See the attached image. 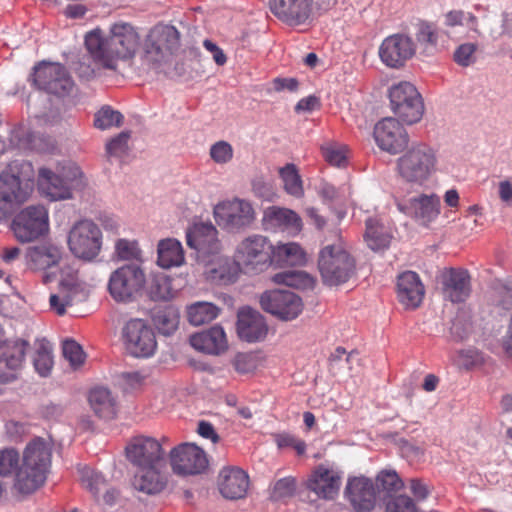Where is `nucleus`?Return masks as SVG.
<instances>
[{
	"label": "nucleus",
	"instance_id": "f257e3e1",
	"mask_svg": "<svg viewBox=\"0 0 512 512\" xmlns=\"http://www.w3.org/2000/svg\"><path fill=\"white\" fill-rule=\"evenodd\" d=\"M141 45V36L136 27L127 22L110 26L108 34L95 28L85 35V47L93 62L103 68L115 71L119 61L135 57Z\"/></svg>",
	"mask_w": 512,
	"mask_h": 512
},
{
	"label": "nucleus",
	"instance_id": "f03ea898",
	"mask_svg": "<svg viewBox=\"0 0 512 512\" xmlns=\"http://www.w3.org/2000/svg\"><path fill=\"white\" fill-rule=\"evenodd\" d=\"M31 163L14 160L0 173V220L8 218L25 203L34 188Z\"/></svg>",
	"mask_w": 512,
	"mask_h": 512
},
{
	"label": "nucleus",
	"instance_id": "7ed1b4c3",
	"mask_svg": "<svg viewBox=\"0 0 512 512\" xmlns=\"http://www.w3.org/2000/svg\"><path fill=\"white\" fill-rule=\"evenodd\" d=\"M51 460L52 449L49 443L42 438L31 440L23 452L22 464L17 469L15 488L23 494L36 491L47 479Z\"/></svg>",
	"mask_w": 512,
	"mask_h": 512
},
{
	"label": "nucleus",
	"instance_id": "20e7f679",
	"mask_svg": "<svg viewBox=\"0 0 512 512\" xmlns=\"http://www.w3.org/2000/svg\"><path fill=\"white\" fill-rule=\"evenodd\" d=\"M435 151L426 144H416L396 160V173L403 182L423 186L436 170Z\"/></svg>",
	"mask_w": 512,
	"mask_h": 512
},
{
	"label": "nucleus",
	"instance_id": "39448f33",
	"mask_svg": "<svg viewBox=\"0 0 512 512\" xmlns=\"http://www.w3.org/2000/svg\"><path fill=\"white\" fill-rule=\"evenodd\" d=\"M273 243L264 235L253 234L243 238L236 246L233 259L244 273L259 274L271 266Z\"/></svg>",
	"mask_w": 512,
	"mask_h": 512
},
{
	"label": "nucleus",
	"instance_id": "423d86ee",
	"mask_svg": "<svg viewBox=\"0 0 512 512\" xmlns=\"http://www.w3.org/2000/svg\"><path fill=\"white\" fill-rule=\"evenodd\" d=\"M318 269L327 286L346 283L355 273V259L340 244L326 245L319 252Z\"/></svg>",
	"mask_w": 512,
	"mask_h": 512
},
{
	"label": "nucleus",
	"instance_id": "0eeeda50",
	"mask_svg": "<svg viewBox=\"0 0 512 512\" xmlns=\"http://www.w3.org/2000/svg\"><path fill=\"white\" fill-rule=\"evenodd\" d=\"M38 185L41 192L50 200H65L72 198L73 191L85 186L84 176L76 165L64 167L60 174L48 168L39 169Z\"/></svg>",
	"mask_w": 512,
	"mask_h": 512
},
{
	"label": "nucleus",
	"instance_id": "6e6552de",
	"mask_svg": "<svg viewBox=\"0 0 512 512\" xmlns=\"http://www.w3.org/2000/svg\"><path fill=\"white\" fill-rule=\"evenodd\" d=\"M68 247L71 253L86 261L95 259L102 247V232L92 220L76 222L68 234Z\"/></svg>",
	"mask_w": 512,
	"mask_h": 512
},
{
	"label": "nucleus",
	"instance_id": "1a4fd4ad",
	"mask_svg": "<svg viewBox=\"0 0 512 512\" xmlns=\"http://www.w3.org/2000/svg\"><path fill=\"white\" fill-rule=\"evenodd\" d=\"M146 283L143 269L136 264H125L110 275L108 291L116 302H131L142 291Z\"/></svg>",
	"mask_w": 512,
	"mask_h": 512
},
{
	"label": "nucleus",
	"instance_id": "9d476101",
	"mask_svg": "<svg viewBox=\"0 0 512 512\" xmlns=\"http://www.w3.org/2000/svg\"><path fill=\"white\" fill-rule=\"evenodd\" d=\"M122 341L127 353L136 358H148L157 349L154 329L145 320L130 319L122 328Z\"/></svg>",
	"mask_w": 512,
	"mask_h": 512
},
{
	"label": "nucleus",
	"instance_id": "9b49d317",
	"mask_svg": "<svg viewBox=\"0 0 512 512\" xmlns=\"http://www.w3.org/2000/svg\"><path fill=\"white\" fill-rule=\"evenodd\" d=\"M11 228L22 243L37 240L49 232V212L43 205H30L16 214Z\"/></svg>",
	"mask_w": 512,
	"mask_h": 512
},
{
	"label": "nucleus",
	"instance_id": "f8f14e48",
	"mask_svg": "<svg viewBox=\"0 0 512 512\" xmlns=\"http://www.w3.org/2000/svg\"><path fill=\"white\" fill-rule=\"evenodd\" d=\"M391 108L403 122L414 124L421 120L424 104L416 87L409 82H400L389 90Z\"/></svg>",
	"mask_w": 512,
	"mask_h": 512
},
{
	"label": "nucleus",
	"instance_id": "ddd939ff",
	"mask_svg": "<svg viewBox=\"0 0 512 512\" xmlns=\"http://www.w3.org/2000/svg\"><path fill=\"white\" fill-rule=\"evenodd\" d=\"M180 46V33L172 25L157 24L144 40L145 58L153 63L165 61Z\"/></svg>",
	"mask_w": 512,
	"mask_h": 512
},
{
	"label": "nucleus",
	"instance_id": "4468645a",
	"mask_svg": "<svg viewBox=\"0 0 512 512\" xmlns=\"http://www.w3.org/2000/svg\"><path fill=\"white\" fill-rule=\"evenodd\" d=\"M217 224L228 231H238L252 225L256 219L253 205L244 199L234 198L214 207Z\"/></svg>",
	"mask_w": 512,
	"mask_h": 512
},
{
	"label": "nucleus",
	"instance_id": "2eb2a0df",
	"mask_svg": "<svg viewBox=\"0 0 512 512\" xmlns=\"http://www.w3.org/2000/svg\"><path fill=\"white\" fill-rule=\"evenodd\" d=\"M261 308L280 320L291 321L303 311L304 304L297 294L289 290L274 289L260 296Z\"/></svg>",
	"mask_w": 512,
	"mask_h": 512
},
{
	"label": "nucleus",
	"instance_id": "dca6fc26",
	"mask_svg": "<svg viewBox=\"0 0 512 512\" xmlns=\"http://www.w3.org/2000/svg\"><path fill=\"white\" fill-rule=\"evenodd\" d=\"M128 461L136 468L165 467L166 458L162 444L153 437L137 436L125 448Z\"/></svg>",
	"mask_w": 512,
	"mask_h": 512
},
{
	"label": "nucleus",
	"instance_id": "f3484780",
	"mask_svg": "<svg viewBox=\"0 0 512 512\" xmlns=\"http://www.w3.org/2000/svg\"><path fill=\"white\" fill-rule=\"evenodd\" d=\"M32 80L39 89L58 96L68 94L74 86L66 68L59 63H39L34 67Z\"/></svg>",
	"mask_w": 512,
	"mask_h": 512
},
{
	"label": "nucleus",
	"instance_id": "a211bd4d",
	"mask_svg": "<svg viewBox=\"0 0 512 512\" xmlns=\"http://www.w3.org/2000/svg\"><path fill=\"white\" fill-rule=\"evenodd\" d=\"M169 462L177 475H195L202 473L208 466L205 452L192 443H182L169 453Z\"/></svg>",
	"mask_w": 512,
	"mask_h": 512
},
{
	"label": "nucleus",
	"instance_id": "6ab92c4d",
	"mask_svg": "<svg viewBox=\"0 0 512 512\" xmlns=\"http://www.w3.org/2000/svg\"><path fill=\"white\" fill-rule=\"evenodd\" d=\"M373 135L377 146L392 155L403 152L409 142L405 128L392 117L383 118L377 122Z\"/></svg>",
	"mask_w": 512,
	"mask_h": 512
},
{
	"label": "nucleus",
	"instance_id": "aec40b11",
	"mask_svg": "<svg viewBox=\"0 0 512 512\" xmlns=\"http://www.w3.org/2000/svg\"><path fill=\"white\" fill-rule=\"evenodd\" d=\"M342 472L326 464L317 465L308 476L306 487L318 498L334 500L340 491Z\"/></svg>",
	"mask_w": 512,
	"mask_h": 512
},
{
	"label": "nucleus",
	"instance_id": "412c9836",
	"mask_svg": "<svg viewBox=\"0 0 512 512\" xmlns=\"http://www.w3.org/2000/svg\"><path fill=\"white\" fill-rule=\"evenodd\" d=\"M415 52L416 45L413 39L401 33L386 37L379 47L381 61L391 68L402 67Z\"/></svg>",
	"mask_w": 512,
	"mask_h": 512
},
{
	"label": "nucleus",
	"instance_id": "4be33fe9",
	"mask_svg": "<svg viewBox=\"0 0 512 512\" xmlns=\"http://www.w3.org/2000/svg\"><path fill=\"white\" fill-rule=\"evenodd\" d=\"M400 212L419 221L422 225H429L440 214L441 202L436 194H420L410 199H396Z\"/></svg>",
	"mask_w": 512,
	"mask_h": 512
},
{
	"label": "nucleus",
	"instance_id": "5701e85b",
	"mask_svg": "<svg viewBox=\"0 0 512 512\" xmlns=\"http://www.w3.org/2000/svg\"><path fill=\"white\" fill-rule=\"evenodd\" d=\"M186 241L201 258L218 254L221 247L218 231L211 223L194 224L186 233Z\"/></svg>",
	"mask_w": 512,
	"mask_h": 512
},
{
	"label": "nucleus",
	"instance_id": "b1692460",
	"mask_svg": "<svg viewBox=\"0 0 512 512\" xmlns=\"http://www.w3.org/2000/svg\"><path fill=\"white\" fill-rule=\"evenodd\" d=\"M220 494L229 500H239L246 497L250 486L249 475L237 466L223 467L217 479Z\"/></svg>",
	"mask_w": 512,
	"mask_h": 512
},
{
	"label": "nucleus",
	"instance_id": "393cba45",
	"mask_svg": "<svg viewBox=\"0 0 512 512\" xmlns=\"http://www.w3.org/2000/svg\"><path fill=\"white\" fill-rule=\"evenodd\" d=\"M313 3V0H269V8L280 21L296 26L309 19Z\"/></svg>",
	"mask_w": 512,
	"mask_h": 512
},
{
	"label": "nucleus",
	"instance_id": "a878e982",
	"mask_svg": "<svg viewBox=\"0 0 512 512\" xmlns=\"http://www.w3.org/2000/svg\"><path fill=\"white\" fill-rule=\"evenodd\" d=\"M345 495L357 512H370L376 504V491L372 480L360 476L349 478Z\"/></svg>",
	"mask_w": 512,
	"mask_h": 512
},
{
	"label": "nucleus",
	"instance_id": "bb28decb",
	"mask_svg": "<svg viewBox=\"0 0 512 512\" xmlns=\"http://www.w3.org/2000/svg\"><path fill=\"white\" fill-rule=\"evenodd\" d=\"M262 226L264 230L270 232H299L302 229V220L300 216L291 209L270 206L263 212Z\"/></svg>",
	"mask_w": 512,
	"mask_h": 512
},
{
	"label": "nucleus",
	"instance_id": "cd10ccee",
	"mask_svg": "<svg viewBox=\"0 0 512 512\" xmlns=\"http://www.w3.org/2000/svg\"><path fill=\"white\" fill-rule=\"evenodd\" d=\"M442 290L446 299L453 303H461L471 293V278L463 269L451 268L442 274Z\"/></svg>",
	"mask_w": 512,
	"mask_h": 512
},
{
	"label": "nucleus",
	"instance_id": "c85d7f7f",
	"mask_svg": "<svg viewBox=\"0 0 512 512\" xmlns=\"http://www.w3.org/2000/svg\"><path fill=\"white\" fill-rule=\"evenodd\" d=\"M268 328L264 317L251 308L241 309L238 313L237 334L246 342H257L265 338Z\"/></svg>",
	"mask_w": 512,
	"mask_h": 512
},
{
	"label": "nucleus",
	"instance_id": "c756f323",
	"mask_svg": "<svg viewBox=\"0 0 512 512\" xmlns=\"http://www.w3.org/2000/svg\"><path fill=\"white\" fill-rule=\"evenodd\" d=\"M424 286L416 272L406 271L398 276L397 297L406 308H417L424 297Z\"/></svg>",
	"mask_w": 512,
	"mask_h": 512
},
{
	"label": "nucleus",
	"instance_id": "7c9ffc66",
	"mask_svg": "<svg viewBox=\"0 0 512 512\" xmlns=\"http://www.w3.org/2000/svg\"><path fill=\"white\" fill-rule=\"evenodd\" d=\"M189 342L193 348L207 354L218 355L228 348L226 334L219 325L191 335Z\"/></svg>",
	"mask_w": 512,
	"mask_h": 512
},
{
	"label": "nucleus",
	"instance_id": "2f4dec72",
	"mask_svg": "<svg viewBox=\"0 0 512 512\" xmlns=\"http://www.w3.org/2000/svg\"><path fill=\"white\" fill-rule=\"evenodd\" d=\"M28 343L24 340L6 341L0 346V359L11 370L22 367ZM16 378L14 372L0 375V382L9 383Z\"/></svg>",
	"mask_w": 512,
	"mask_h": 512
},
{
	"label": "nucleus",
	"instance_id": "473e14b6",
	"mask_svg": "<svg viewBox=\"0 0 512 512\" xmlns=\"http://www.w3.org/2000/svg\"><path fill=\"white\" fill-rule=\"evenodd\" d=\"M83 485L89 489L97 501H100L102 494V504L112 507L119 498V492L114 488H108V484L102 474L90 469L84 468L81 472Z\"/></svg>",
	"mask_w": 512,
	"mask_h": 512
},
{
	"label": "nucleus",
	"instance_id": "72a5a7b5",
	"mask_svg": "<svg viewBox=\"0 0 512 512\" xmlns=\"http://www.w3.org/2000/svg\"><path fill=\"white\" fill-rule=\"evenodd\" d=\"M79 290L76 273L69 274L62 278L57 293L51 294L49 298L50 308L58 315L62 316L66 312V307L71 306L75 294Z\"/></svg>",
	"mask_w": 512,
	"mask_h": 512
},
{
	"label": "nucleus",
	"instance_id": "f704fd0d",
	"mask_svg": "<svg viewBox=\"0 0 512 512\" xmlns=\"http://www.w3.org/2000/svg\"><path fill=\"white\" fill-rule=\"evenodd\" d=\"M163 468L164 467L137 468L133 479L134 488L146 494L160 493L166 485V479L162 475Z\"/></svg>",
	"mask_w": 512,
	"mask_h": 512
},
{
	"label": "nucleus",
	"instance_id": "c9c22d12",
	"mask_svg": "<svg viewBox=\"0 0 512 512\" xmlns=\"http://www.w3.org/2000/svg\"><path fill=\"white\" fill-rule=\"evenodd\" d=\"M306 263V253L303 248L295 242L273 244V255H271V266H301Z\"/></svg>",
	"mask_w": 512,
	"mask_h": 512
},
{
	"label": "nucleus",
	"instance_id": "e433bc0d",
	"mask_svg": "<svg viewBox=\"0 0 512 512\" xmlns=\"http://www.w3.org/2000/svg\"><path fill=\"white\" fill-rule=\"evenodd\" d=\"M27 258L33 269L46 270L59 264L62 252L59 247L52 244L35 246L29 248Z\"/></svg>",
	"mask_w": 512,
	"mask_h": 512
},
{
	"label": "nucleus",
	"instance_id": "4c0bfd02",
	"mask_svg": "<svg viewBox=\"0 0 512 512\" xmlns=\"http://www.w3.org/2000/svg\"><path fill=\"white\" fill-rule=\"evenodd\" d=\"M157 263L162 268L178 267L184 263V250L181 243L173 238L163 239L157 247Z\"/></svg>",
	"mask_w": 512,
	"mask_h": 512
},
{
	"label": "nucleus",
	"instance_id": "58836bf2",
	"mask_svg": "<svg viewBox=\"0 0 512 512\" xmlns=\"http://www.w3.org/2000/svg\"><path fill=\"white\" fill-rule=\"evenodd\" d=\"M89 403L95 414L103 419H113L116 415V401L110 390L96 387L89 393Z\"/></svg>",
	"mask_w": 512,
	"mask_h": 512
},
{
	"label": "nucleus",
	"instance_id": "ea45409f",
	"mask_svg": "<svg viewBox=\"0 0 512 512\" xmlns=\"http://www.w3.org/2000/svg\"><path fill=\"white\" fill-rule=\"evenodd\" d=\"M365 224L364 240L367 246L375 252L387 249L392 239L388 229L376 218H368Z\"/></svg>",
	"mask_w": 512,
	"mask_h": 512
},
{
	"label": "nucleus",
	"instance_id": "a19ab883",
	"mask_svg": "<svg viewBox=\"0 0 512 512\" xmlns=\"http://www.w3.org/2000/svg\"><path fill=\"white\" fill-rule=\"evenodd\" d=\"M275 284H283L301 290L313 289L316 283L314 277L305 271L291 270L276 273L272 277Z\"/></svg>",
	"mask_w": 512,
	"mask_h": 512
},
{
	"label": "nucleus",
	"instance_id": "79ce46f5",
	"mask_svg": "<svg viewBox=\"0 0 512 512\" xmlns=\"http://www.w3.org/2000/svg\"><path fill=\"white\" fill-rule=\"evenodd\" d=\"M220 309L211 302H195L187 307V318L189 323L200 326L214 320Z\"/></svg>",
	"mask_w": 512,
	"mask_h": 512
},
{
	"label": "nucleus",
	"instance_id": "37998d69",
	"mask_svg": "<svg viewBox=\"0 0 512 512\" xmlns=\"http://www.w3.org/2000/svg\"><path fill=\"white\" fill-rule=\"evenodd\" d=\"M280 178L284 184V190L295 198H301L304 195L303 181L299 171L293 163H288L279 169Z\"/></svg>",
	"mask_w": 512,
	"mask_h": 512
},
{
	"label": "nucleus",
	"instance_id": "c03bdc74",
	"mask_svg": "<svg viewBox=\"0 0 512 512\" xmlns=\"http://www.w3.org/2000/svg\"><path fill=\"white\" fill-rule=\"evenodd\" d=\"M123 115L110 106H104L95 113L94 126L100 130L119 127L122 125Z\"/></svg>",
	"mask_w": 512,
	"mask_h": 512
},
{
	"label": "nucleus",
	"instance_id": "a18cd8bd",
	"mask_svg": "<svg viewBox=\"0 0 512 512\" xmlns=\"http://www.w3.org/2000/svg\"><path fill=\"white\" fill-rule=\"evenodd\" d=\"M154 322L161 334L170 335L178 328L179 315L174 309L166 308L155 314Z\"/></svg>",
	"mask_w": 512,
	"mask_h": 512
},
{
	"label": "nucleus",
	"instance_id": "49530a36",
	"mask_svg": "<svg viewBox=\"0 0 512 512\" xmlns=\"http://www.w3.org/2000/svg\"><path fill=\"white\" fill-rule=\"evenodd\" d=\"M34 367L41 376H47L53 367L52 349L48 343L40 342L34 356Z\"/></svg>",
	"mask_w": 512,
	"mask_h": 512
},
{
	"label": "nucleus",
	"instance_id": "de8ad7c7",
	"mask_svg": "<svg viewBox=\"0 0 512 512\" xmlns=\"http://www.w3.org/2000/svg\"><path fill=\"white\" fill-rule=\"evenodd\" d=\"M464 23H466L472 31L479 33L477 17L472 13H466L463 10H452L445 15V25L448 27L460 26Z\"/></svg>",
	"mask_w": 512,
	"mask_h": 512
},
{
	"label": "nucleus",
	"instance_id": "09e8293b",
	"mask_svg": "<svg viewBox=\"0 0 512 512\" xmlns=\"http://www.w3.org/2000/svg\"><path fill=\"white\" fill-rule=\"evenodd\" d=\"M415 36L417 42L425 48L435 47L438 43L437 29L433 23L421 21L417 25Z\"/></svg>",
	"mask_w": 512,
	"mask_h": 512
},
{
	"label": "nucleus",
	"instance_id": "8fccbe9b",
	"mask_svg": "<svg viewBox=\"0 0 512 512\" xmlns=\"http://www.w3.org/2000/svg\"><path fill=\"white\" fill-rule=\"evenodd\" d=\"M63 356L70 365L77 369L85 361V353L82 347L74 340H65L62 346Z\"/></svg>",
	"mask_w": 512,
	"mask_h": 512
},
{
	"label": "nucleus",
	"instance_id": "3c124183",
	"mask_svg": "<svg viewBox=\"0 0 512 512\" xmlns=\"http://www.w3.org/2000/svg\"><path fill=\"white\" fill-rule=\"evenodd\" d=\"M115 252L122 260H139L142 251L136 240L119 239L115 243Z\"/></svg>",
	"mask_w": 512,
	"mask_h": 512
},
{
	"label": "nucleus",
	"instance_id": "603ef678",
	"mask_svg": "<svg viewBox=\"0 0 512 512\" xmlns=\"http://www.w3.org/2000/svg\"><path fill=\"white\" fill-rule=\"evenodd\" d=\"M296 481L293 477H285L277 480L271 490L270 498L274 501L285 499L294 495Z\"/></svg>",
	"mask_w": 512,
	"mask_h": 512
},
{
	"label": "nucleus",
	"instance_id": "864d4df0",
	"mask_svg": "<svg viewBox=\"0 0 512 512\" xmlns=\"http://www.w3.org/2000/svg\"><path fill=\"white\" fill-rule=\"evenodd\" d=\"M19 464V453L15 449H4L0 451V475L9 476L17 472Z\"/></svg>",
	"mask_w": 512,
	"mask_h": 512
},
{
	"label": "nucleus",
	"instance_id": "5fc2aeb1",
	"mask_svg": "<svg viewBox=\"0 0 512 512\" xmlns=\"http://www.w3.org/2000/svg\"><path fill=\"white\" fill-rule=\"evenodd\" d=\"M376 481L378 486L387 492H396L404 486L403 481L395 471H381Z\"/></svg>",
	"mask_w": 512,
	"mask_h": 512
},
{
	"label": "nucleus",
	"instance_id": "6e6d98bb",
	"mask_svg": "<svg viewBox=\"0 0 512 512\" xmlns=\"http://www.w3.org/2000/svg\"><path fill=\"white\" fill-rule=\"evenodd\" d=\"M210 157L217 164H226L233 158V148L226 141H218L211 146Z\"/></svg>",
	"mask_w": 512,
	"mask_h": 512
},
{
	"label": "nucleus",
	"instance_id": "4d7b16f0",
	"mask_svg": "<svg viewBox=\"0 0 512 512\" xmlns=\"http://www.w3.org/2000/svg\"><path fill=\"white\" fill-rule=\"evenodd\" d=\"M477 45L473 43H464L458 46L454 52V61L463 67L474 63Z\"/></svg>",
	"mask_w": 512,
	"mask_h": 512
},
{
	"label": "nucleus",
	"instance_id": "13d9d810",
	"mask_svg": "<svg viewBox=\"0 0 512 512\" xmlns=\"http://www.w3.org/2000/svg\"><path fill=\"white\" fill-rule=\"evenodd\" d=\"M386 512H417V507L410 497L398 495L387 502Z\"/></svg>",
	"mask_w": 512,
	"mask_h": 512
},
{
	"label": "nucleus",
	"instance_id": "bf43d9fd",
	"mask_svg": "<svg viewBox=\"0 0 512 512\" xmlns=\"http://www.w3.org/2000/svg\"><path fill=\"white\" fill-rule=\"evenodd\" d=\"M325 160L334 166L340 167L346 163V150L344 146L334 144L326 145L322 148Z\"/></svg>",
	"mask_w": 512,
	"mask_h": 512
},
{
	"label": "nucleus",
	"instance_id": "052dcab7",
	"mask_svg": "<svg viewBox=\"0 0 512 512\" xmlns=\"http://www.w3.org/2000/svg\"><path fill=\"white\" fill-rule=\"evenodd\" d=\"M129 138L130 134L128 132H121L111 139L106 146L107 154L115 157H122L125 155L128 149Z\"/></svg>",
	"mask_w": 512,
	"mask_h": 512
},
{
	"label": "nucleus",
	"instance_id": "680f3d73",
	"mask_svg": "<svg viewBox=\"0 0 512 512\" xmlns=\"http://www.w3.org/2000/svg\"><path fill=\"white\" fill-rule=\"evenodd\" d=\"M233 366L238 373H251L257 368V359L250 353H238L233 360Z\"/></svg>",
	"mask_w": 512,
	"mask_h": 512
},
{
	"label": "nucleus",
	"instance_id": "e2e57ef3",
	"mask_svg": "<svg viewBox=\"0 0 512 512\" xmlns=\"http://www.w3.org/2000/svg\"><path fill=\"white\" fill-rule=\"evenodd\" d=\"M408 488L417 501L425 500L431 493V487L420 478H412L408 481Z\"/></svg>",
	"mask_w": 512,
	"mask_h": 512
},
{
	"label": "nucleus",
	"instance_id": "0e129e2a",
	"mask_svg": "<svg viewBox=\"0 0 512 512\" xmlns=\"http://www.w3.org/2000/svg\"><path fill=\"white\" fill-rule=\"evenodd\" d=\"M198 434L206 439H211L213 443L219 441V436L215 432L213 425L206 421H201L198 425Z\"/></svg>",
	"mask_w": 512,
	"mask_h": 512
},
{
	"label": "nucleus",
	"instance_id": "69168bd1",
	"mask_svg": "<svg viewBox=\"0 0 512 512\" xmlns=\"http://www.w3.org/2000/svg\"><path fill=\"white\" fill-rule=\"evenodd\" d=\"M320 106L319 99L316 96H308L301 99L295 106L296 112L313 111Z\"/></svg>",
	"mask_w": 512,
	"mask_h": 512
},
{
	"label": "nucleus",
	"instance_id": "338daca9",
	"mask_svg": "<svg viewBox=\"0 0 512 512\" xmlns=\"http://www.w3.org/2000/svg\"><path fill=\"white\" fill-rule=\"evenodd\" d=\"M276 91L289 90L295 91L298 88V81L294 78H276L273 81Z\"/></svg>",
	"mask_w": 512,
	"mask_h": 512
},
{
	"label": "nucleus",
	"instance_id": "774afa93",
	"mask_svg": "<svg viewBox=\"0 0 512 512\" xmlns=\"http://www.w3.org/2000/svg\"><path fill=\"white\" fill-rule=\"evenodd\" d=\"M498 193L501 201L512 206V184L509 181L499 183Z\"/></svg>",
	"mask_w": 512,
	"mask_h": 512
}]
</instances>
